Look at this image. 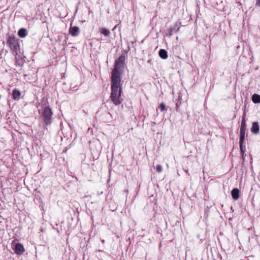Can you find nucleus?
<instances>
[{"label":"nucleus","mask_w":260,"mask_h":260,"mask_svg":"<svg viewBox=\"0 0 260 260\" xmlns=\"http://www.w3.org/2000/svg\"><path fill=\"white\" fill-rule=\"evenodd\" d=\"M121 81L111 80V92L110 98L115 106L119 105L123 101Z\"/></svg>","instance_id":"nucleus-1"},{"label":"nucleus","mask_w":260,"mask_h":260,"mask_svg":"<svg viewBox=\"0 0 260 260\" xmlns=\"http://www.w3.org/2000/svg\"><path fill=\"white\" fill-rule=\"evenodd\" d=\"M125 58V55L123 54L115 60L111 73V80L121 81V76L124 69Z\"/></svg>","instance_id":"nucleus-2"},{"label":"nucleus","mask_w":260,"mask_h":260,"mask_svg":"<svg viewBox=\"0 0 260 260\" xmlns=\"http://www.w3.org/2000/svg\"><path fill=\"white\" fill-rule=\"evenodd\" d=\"M39 114H41V118L46 126L50 125L52 122L53 112L52 109L49 106H46L42 112L41 113L40 110H38Z\"/></svg>","instance_id":"nucleus-3"},{"label":"nucleus","mask_w":260,"mask_h":260,"mask_svg":"<svg viewBox=\"0 0 260 260\" xmlns=\"http://www.w3.org/2000/svg\"><path fill=\"white\" fill-rule=\"evenodd\" d=\"M7 44L10 48L13 54H18L20 51L19 42L18 39L14 36H9L7 39Z\"/></svg>","instance_id":"nucleus-4"},{"label":"nucleus","mask_w":260,"mask_h":260,"mask_svg":"<svg viewBox=\"0 0 260 260\" xmlns=\"http://www.w3.org/2000/svg\"><path fill=\"white\" fill-rule=\"evenodd\" d=\"M180 28L179 23L176 22L173 26H171L168 29V34L170 36H172L174 34L176 33Z\"/></svg>","instance_id":"nucleus-5"},{"label":"nucleus","mask_w":260,"mask_h":260,"mask_svg":"<svg viewBox=\"0 0 260 260\" xmlns=\"http://www.w3.org/2000/svg\"><path fill=\"white\" fill-rule=\"evenodd\" d=\"M13 54L15 55V64L19 67H22L24 64V60L21 56L18 55V53Z\"/></svg>","instance_id":"nucleus-6"},{"label":"nucleus","mask_w":260,"mask_h":260,"mask_svg":"<svg viewBox=\"0 0 260 260\" xmlns=\"http://www.w3.org/2000/svg\"><path fill=\"white\" fill-rule=\"evenodd\" d=\"M15 252L18 255H21L23 254L24 251V248L23 246L21 243H17L15 246Z\"/></svg>","instance_id":"nucleus-7"},{"label":"nucleus","mask_w":260,"mask_h":260,"mask_svg":"<svg viewBox=\"0 0 260 260\" xmlns=\"http://www.w3.org/2000/svg\"><path fill=\"white\" fill-rule=\"evenodd\" d=\"M69 32L73 37H76L79 35V28L77 26H71Z\"/></svg>","instance_id":"nucleus-8"},{"label":"nucleus","mask_w":260,"mask_h":260,"mask_svg":"<svg viewBox=\"0 0 260 260\" xmlns=\"http://www.w3.org/2000/svg\"><path fill=\"white\" fill-rule=\"evenodd\" d=\"M251 131L254 134H257L259 132V127L257 122H253L251 128Z\"/></svg>","instance_id":"nucleus-9"},{"label":"nucleus","mask_w":260,"mask_h":260,"mask_svg":"<svg viewBox=\"0 0 260 260\" xmlns=\"http://www.w3.org/2000/svg\"><path fill=\"white\" fill-rule=\"evenodd\" d=\"M231 195L233 199L235 200H237L239 198V190L238 189L235 188L233 189L231 191Z\"/></svg>","instance_id":"nucleus-10"},{"label":"nucleus","mask_w":260,"mask_h":260,"mask_svg":"<svg viewBox=\"0 0 260 260\" xmlns=\"http://www.w3.org/2000/svg\"><path fill=\"white\" fill-rule=\"evenodd\" d=\"M20 95L21 93L19 90L15 88L13 90L12 95L14 100H19L20 99Z\"/></svg>","instance_id":"nucleus-11"},{"label":"nucleus","mask_w":260,"mask_h":260,"mask_svg":"<svg viewBox=\"0 0 260 260\" xmlns=\"http://www.w3.org/2000/svg\"><path fill=\"white\" fill-rule=\"evenodd\" d=\"M27 35L26 29L24 28H20L18 31V35L19 37L23 38L25 37Z\"/></svg>","instance_id":"nucleus-12"},{"label":"nucleus","mask_w":260,"mask_h":260,"mask_svg":"<svg viewBox=\"0 0 260 260\" xmlns=\"http://www.w3.org/2000/svg\"><path fill=\"white\" fill-rule=\"evenodd\" d=\"M159 56L160 58L163 59H167L168 57V53L167 51L163 49H161L159 50L158 52Z\"/></svg>","instance_id":"nucleus-13"},{"label":"nucleus","mask_w":260,"mask_h":260,"mask_svg":"<svg viewBox=\"0 0 260 260\" xmlns=\"http://www.w3.org/2000/svg\"><path fill=\"white\" fill-rule=\"evenodd\" d=\"M252 101L255 104L260 103V95L257 94H254L251 98Z\"/></svg>","instance_id":"nucleus-14"},{"label":"nucleus","mask_w":260,"mask_h":260,"mask_svg":"<svg viewBox=\"0 0 260 260\" xmlns=\"http://www.w3.org/2000/svg\"><path fill=\"white\" fill-rule=\"evenodd\" d=\"M245 135V131L240 130L239 143H243Z\"/></svg>","instance_id":"nucleus-15"},{"label":"nucleus","mask_w":260,"mask_h":260,"mask_svg":"<svg viewBox=\"0 0 260 260\" xmlns=\"http://www.w3.org/2000/svg\"><path fill=\"white\" fill-rule=\"evenodd\" d=\"M101 33L106 37H109V36L110 35V31L108 29L104 28V27H102L101 28Z\"/></svg>","instance_id":"nucleus-16"},{"label":"nucleus","mask_w":260,"mask_h":260,"mask_svg":"<svg viewBox=\"0 0 260 260\" xmlns=\"http://www.w3.org/2000/svg\"><path fill=\"white\" fill-rule=\"evenodd\" d=\"M246 126H246V120L243 118V119H242L241 124V126H240V130L246 131Z\"/></svg>","instance_id":"nucleus-17"},{"label":"nucleus","mask_w":260,"mask_h":260,"mask_svg":"<svg viewBox=\"0 0 260 260\" xmlns=\"http://www.w3.org/2000/svg\"><path fill=\"white\" fill-rule=\"evenodd\" d=\"M240 153L242 156H243L245 153V150L243 148V143H239Z\"/></svg>","instance_id":"nucleus-18"},{"label":"nucleus","mask_w":260,"mask_h":260,"mask_svg":"<svg viewBox=\"0 0 260 260\" xmlns=\"http://www.w3.org/2000/svg\"><path fill=\"white\" fill-rule=\"evenodd\" d=\"M162 170V168L161 166L160 165H157L156 166V171L158 173H160V172H161Z\"/></svg>","instance_id":"nucleus-19"},{"label":"nucleus","mask_w":260,"mask_h":260,"mask_svg":"<svg viewBox=\"0 0 260 260\" xmlns=\"http://www.w3.org/2000/svg\"><path fill=\"white\" fill-rule=\"evenodd\" d=\"M159 109L161 112L166 110V105L164 103H162L159 105Z\"/></svg>","instance_id":"nucleus-20"},{"label":"nucleus","mask_w":260,"mask_h":260,"mask_svg":"<svg viewBox=\"0 0 260 260\" xmlns=\"http://www.w3.org/2000/svg\"><path fill=\"white\" fill-rule=\"evenodd\" d=\"M255 6L260 7V0H255Z\"/></svg>","instance_id":"nucleus-21"},{"label":"nucleus","mask_w":260,"mask_h":260,"mask_svg":"<svg viewBox=\"0 0 260 260\" xmlns=\"http://www.w3.org/2000/svg\"><path fill=\"white\" fill-rule=\"evenodd\" d=\"M245 115H245V113H244L243 114V116H242V119H243V118H244V119H245Z\"/></svg>","instance_id":"nucleus-22"},{"label":"nucleus","mask_w":260,"mask_h":260,"mask_svg":"<svg viewBox=\"0 0 260 260\" xmlns=\"http://www.w3.org/2000/svg\"><path fill=\"white\" fill-rule=\"evenodd\" d=\"M155 124V122H154L152 123V125H154Z\"/></svg>","instance_id":"nucleus-23"},{"label":"nucleus","mask_w":260,"mask_h":260,"mask_svg":"<svg viewBox=\"0 0 260 260\" xmlns=\"http://www.w3.org/2000/svg\"><path fill=\"white\" fill-rule=\"evenodd\" d=\"M242 159L244 160V155H243V156H242Z\"/></svg>","instance_id":"nucleus-24"},{"label":"nucleus","mask_w":260,"mask_h":260,"mask_svg":"<svg viewBox=\"0 0 260 260\" xmlns=\"http://www.w3.org/2000/svg\"><path fill=\"white\" fill-rule=\"evenodd\" d=\"M176 106H179V104H176Z\"/></svg>","instance_id":"nucleus-25"},{"label":"nucleus","mask_w":260,"mask_h":260,"mask_svg":"<svg viewBox=\"0 0 260 260\" xmlns=\"http://www.w3.org/2000/svg\"><path fill=\"white\" fill-rule=\"evenodd\" d=\"M176 106H179V104H176Z\"/></svg>","instance_id":"nucleus-26"}]
</instances>
